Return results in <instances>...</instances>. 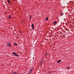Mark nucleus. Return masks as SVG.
Masks as SVG:
<instances>
[{
    "instance_id": "1",
    "label": "nucleus",
    "mask_w": 74,
    "mask_h": 74,
    "mask_svg": "<svg viewBox=\"0 0 74 74\" xmlns=\"http://www.w3.org/2000/svg\"><path fill=\"white\" fill-rule=\"evenodd\" d=\"M13 54L16 56H18V54H16V53H15L14 52H13Z\"/></svg>"
},
{
    "instance_id": "2",
    "label": "nucleus",
    "mask_w": 74,
    "mask_h": 74,
    "mask_svg": "<svg viewBox=\"0 0 74 74\" xmlns=\"http://www.w3.org/2000/svg\"><path fill=\"white\" fill-rule=\"evenodd\" d=\"M32 71H33V69H30L29 72V73H28V74H30V73H31L32 72Z\"/></svg>"
},
{
    "instance_id": "3",
    "label": "nucleus",
    "mask_w": 74,
    "mask_h": 74,
    "mask_svg": "<svg viewBox=\"0 0 74 74\" xmlns=\"http://www.w3.org/2000/svg\"><path fill=\"white\" fill-rule=\"evenodd\" d=\"M31 27H32V29H34V24H32L31 25Z\"/></svg>"
},
{
    "instance_id": "4",
    "label": "nucleus",
    "mask_w": 74,
    "mask_h": 74,
    "mask_svg": "<svg viewBox=\"0 0 74 74\" xmlns=\"http://www.w3.org/2000/svg\"><path fill=\"white\" fill-rule=\"evenodd\" d=\"M7 45L9 47H11V44L10 43H8L7 44Z\"/></svg>"
},
{
    "instance_id": "5",
    "label": "nucleus",
    "mask_w": 74,
    "mask_h": 74,
    "mask_svg": "<svg viewBox=\"0 0 74 74\" xmlns=\"http://www.w3.org/2000/svg\"><path fill=\"white\" fill-rule=\"evenodd\" d=\"M60 62H61V60H58V61H57V63H60Z\"/></svg>"
},
{
    "instance_id": "6",
    "label": "nucleus",
    "mask_w": 74,
    "mask_h": 74,
    "mask_svg": "<svg viewBox=\"0 0 74 74\" xmlns=\"http://www.w3.org/2000/svg\"><path fill=\"white\" fill-rule=\"evenodd\" d=\"M57 22V21H55V22L54 23H53V25H55V24H56V23Z\"/></svg>"
},
{
    "instance_id": "7",
    "label": "nucleus",
    "mask_w": 74,
    "mask_h": 74,
    "mask_svg": "<svg viewBox=\"0 0 74 74\" xmlns=\"http://www.w3.org/2000/svg\"><path fill=\"white\" fill-rule=\"evenodd\" d=\"M48 17H46L45 19L46 21H48Z\"/></svg>"
},
{
    "instance_id": "8",
    "label": "nucleus",
    "mask_w": 74,
    "mask_h": 74,
    "mask_svg": "<svg viewBox=\"0 0 74 74\" xmlns=\"http://www.w3.org/2000/svg\"><path fill=\"white\" fill-rule=\"evenodd\" d=\"M31 19H32V17H31V16L30 15H29V19L30 20H31Z\"/></svg>"
},
{
    "instance_id": "9",
    "label": "nucleus",
    "mask_w": 74,
    "mask_h": 74,
    "mask_svg": "<svg viewBox=\"0 0 74 74\" xmlns=\"http://www.w3.org/2000/svg\"><path fill=\"white\" fill-rule=\"evenodd\" d=\"M12 74H17V73L16 72H14V73H12Z\"/></svg>"
},
{
    "instance_id": "10",
    "label": "nucleus",
    "mask_w": 74,
    "mask_h": 74,
    "mask_svg": "<svg viewBox=\"0 0 74 74\" xmlns=\"http://www.w3.org/2000/svg\"><path fill=\"white\" fill-rule=\"evenodd\" d=\"M9 19H11V15H10V16H9Z\"/></svg>"
},
{
    "instance_id": "11",
    "label": "nucleus",
    "mask_w": 74,
    "mask_h": 74,
    "mask_svg": "<svg viewBox=\"0 0 74 74\" xmlns=\"http://www.w3.org/2000/svg\"><path fill=\"white\" fill-rule=\"evenodd\" d=\"M61 16H63V13H62L61 14H60Z\"/></svg>"
},
{
    "instance_id": "12",
    "label": "nucleus",
    "mask_w": 74,
    "mask_h": 74,
    "mask_svg": "<svg viewBox=\"0 0 74 74\" xmlns=\"http://www.w3.org/2000/svg\"><path fill=\"white\" fill-rule=\"evenodd\" d=\"M14 44L15 45H17V44H16L15 43H14Z\"/></svg>"
},
{
    "instance_id": "13",
    "label": "nucleus",
    "mask_w": 74,
    "mask_h": 74,
    "mask_svg": "<svg viewBox=\"0 0 74 74\" xmlns=\"http://www.w3.org/2000/svg\"><path fill=\"white\" fill-rule=\"evenodd\" d=\"M8 1L9 3H10V1L9 0H8Z\"/></svg>"
},
{
    "instance_id": "14",
    "label": "nucleus",
    "mask_w": 74,
    "mask_h": 74,
    "mask_svg": "<svg viewBox=\"0 0 74 74\" xmlns=\"http://www.w3.org/2000/svg\"><path fill=\"white\" fill-rule=\"evenodd\" d=\"M67 69H70V67H68L67 68Z\"/></svg>"
},
{
    "instance_id": "15",
    "label": "nucleus",
    "mask_w": 74,
    "mask_h": 74,
    "mask_svg": "<svg viewBox=\"0 0 74 74\" xmlns=\"http://www.w3.org/2000/svg\"><path fill=\"white\" fill-rule=\"evenodd\" d=\"M19 32H20V33H21V34H22V33L21 32V31H19Z\"/></svg>"
},
{
    "instance_id": "16",
    "label": "nucleus",
    "mask_w": 74,
    "mask_h": 74,
    "mask_svg": "<svg viewBox=\"0 0 74 74\" xmlns=\"http://www.w3.org/2000/svg\"><path fill=\"white\" fill-rule=\"evenodd\" d=\"M2 66H3V64H2Z\"/></svg>"
},
{
    "instance_id": "17",
    "label": "nucleus",
    "mask_w": 74,
    "mask_h": 74,
    "mask_svg": "<svg viewBox=\"0 0 74 74\" xmlns=\"http://www.w3.org/2000/svg\"><path fill=\"white\" fill-rule=\"evenodd\" d=\"M14 1H15V0H14Z\"/></svg>"
}]
</instances>
